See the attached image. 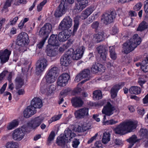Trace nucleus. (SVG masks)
<instances>
[{"label": "nucleus", "mask_w": 148, "mask_h": 148, "mask_svg": "<svg viewBox=\"0 0 148 148\" xmlns=\"http://www.w3.org/2000/svg\"><path fill=\"white\" fill-rule=\"evenodd\" d=\"M42 106V100L39 97H34L32 100L31 105L27 106L23 112L24 117L28 118L36 112V108H40Z\"/></svg>", "instance_id": "nucleus-1"}, {"label": "nucleus", "mask_w": 148, "mask_h": 148, "mask_svg": "<svg viewBox=\"0 0 148 148\" xmlns=\"http://www.w3.org/2000/svg\"><path fill=\"white\" fill-rule=\"evenodd\" d=\"M141 40L138 34L134 35L129 40L123 44V50L125 54H127L128 53L134 50L139 45Z\"/></svg>", "instance_id": "nucleus-2"}, {"label": "nucleus", "mask_w": 148, "mask_h": 148, "mask_svg": "<svg viewBox=\"0 0 148 148\" xmlns=\"http://www.w3.org/2000/svg\"><path fill=\"white\" fill-rule=\"evenodd\" d=\"M31 132L30 129L26 125H23L21 128H18L14 130L12 134V138L14 140L21 141L24 137L26 132Z\"/></svg>", "instance_id": "nucleus-3"}, {"label": "nucleus", "mask_w": 148, "mask_h": 148, "mask_svg": "<svg viewBox=\"0 0 148 148\" xmlns=\"http://www.w3.org/2000/svg\"><path fill=\"white\" fill-rule=\"evenodd\" d=\"M48 64V62L46 58L44 57L40 58L37 60L36 64V74L38 75L41 74L45 71Z\"/></svg>", "instance_id": "nucleus-4"}, {"label": "nucleus", "mask_w": 148, "mask_h": 148, "mask_svg": "<svg viewBox=\"0 0 148 148\" xmlns=\"http://www.w3.org/2000/svg\"><path fill=\"white\" fill-rule=\"evenodd\" d=\"M58 68L53 67L46 72L44 78L46 80L47 84H51L55 81V76L57 73Z\"/></svg>", "instance_id": "nucleus-5"}, {"label": "nucleus", "mask_w": 148, "mask_h": 148, "mask_svg": "<svg viewBox=\"0 0 148 148\" xmlns=\"http://www.w3.org/2000/svg\"><path fill=\"white\" fill-rule=\"evenodd\" d=\"M44 120L43 117L39 116L32 118L27 123L28 127L31 130V129L35 130L41 124Z\"/></svg>", "instance_id": "nucleus-6"}, {"label": "nucleus", "mask_w": 148, "mask_h": 148, "mask_svg": "<svg viewBox=\"0 0 148 148\" xmlns=\"http://www.w3.org/2000/svg\"><path fill=\"white\" fill-rule=\"evenodd\" d=\"M72 20L69 16H66L60 23L58 29L61 31L69 32L70 28L72 25Z\"/></svg>", "instance_id": "nucleus-7"}, {"label": "nucleus", "mask_w": 148, "mask_h": 148, "mask_svg": "<svg viewBox=\"0 0 148 148\" xmlns=\"http://www.w3.org/2000/svg\"><path fill=\"white\" fill-rule=\"evenodd\" d=\"M117 14L114 9H111L106 13L102 16V19L106 25L110 23L113 21L116 16Z\"/></svg>", "instance_id": "nucleus-8"}, {"label": "nucleus", "mask_w": 148, "mask_h": 148, "mask_svg": "<svg viewBox=\"0 0 148 148\" xmlns=\"http://www.w3.org/2000/svg\"><path fill=\"white\" fill-rule=\"evenodd\" d=\"M52 29V26L50 23H46L40 29L38 34L43 38L47 39Z\"/></svg>", "instance_id": "nucleus-9"}, {"label": "nucleus", "mask_w": 148, "mask_h": 148, "mask_svg": "<svg viewBox=\"0 0 148 148\" xmlns=\"http://www.w3.org/2000/svg\"><path fill=\"white\" fill-rule=\"evenodd\" d=\"M29 41L28 35L26 33L22 32L17 37V45L19 46H23Z\"/></svg>", "instance_id": "nucleus-10"}, {"label": "nucleus", "mask_w": 148, "mask_h": 148, "mask_svg": "<svg viewBox=\"0 0 148 148\" xmlns=\"http://www.w3.org/2000/svg\"><path fill=\"white\" fill-rule=\"evenodd\" d=\"M115 110V107L111 104L110 102H108L106 106L103 107L102 112L103 114L106 115L110 116L116 112Z\"/></svg>", "instance_id": "nucleus-11"}, {"label": "nucleus", "mask_w": 148, "mask_h": 148, "mask_svg": "<svg viewBox=\"0 0 148 148\" xmlns=\"http://www.w3.org/2000/svg\"><path fill=\"white\" fill-rule=\"evenodd\" d=\"M70 79V76L67 73H63L58 78L57 85L60 86H64L66 85Z\"/></svg>", "instance_id": "nucleus-12"}, {"label": "nucleus", "mask_w": 148, "mask_h": 148, "mask_svg": "<svg viewBox=\"0 0 148 148\" xmlns=\"http://www.w3.org/2000/svg\"><path fill=\"white\" fill-rule=\"evenodd\" d=\"M105 69L104 65L99 63L96 62L93 64L91 68L92 72L95 74L103 73L105 71Z\"/></svg>", "instance_id": "nucleus-13"}, {"label": "nucleus", "mask_w": 148, "mask_h": 148, "mask_svg": "<svg viewBox=\"0 0 148 148\" xmlns=\"http://www.w3.org/2000/svg\"><path fill=\"white\" fill-rule=\"evenodd\" d=\"M89 109L87 108H84L76 111L75 113V117L77 119H83L88 115Z\"/></svg>", "instance_id": "nucleus-14"}, {"label": "nucleus", "mask_w": 148, "mask_h": 148, "mask_svg": "<svg viewBox=\"0 0 148 148\" xmlns=\"http://www.w3.org/2000/svg\"><path fill=\"white\" fill-rule=\"evenodd\" d=\"M124 85V82H121L114 85L111 88L110 93L112 98H114L117 96V93L119 90Z\"/></svg>", "instance_id": "nucleus-15"}, {"label": "nucleus", "mask_w": 148, "mask_h": 148, "mask_svg": "<svg viewBox=\"0 0 148 148\" xmlns=\"http://www.w3.org/2000/svg\"><path fill=\"white\" fill-rule=\"evenodd\" d=\"M115 134L120 135H123L125 132L126 131L123 122H122L116 126V127L113 129Z\"/></svg>", "instance_id": "nucleus-16"}, {"label": "nucleus", "mask_w": 148, "mask_h": 148, "mask_svg": "<svg viewBox=\"0 0 148 148\" xmlns=\"http://www.w3.org/2000/svg\"><path fill=\"white\" fill-rule=\"evenodd\" d=\"M69 32L62 31L60 32L58 36V39L59 42H64L68 38V36L71 35L72 32L71 30Z\"/></svg>", "instance_id": "nucleus-17"}, {"label": "nucleus", "mask_w": 148, "mask_h": 148, "mask_svg": "<svg viewBox=\"0 0 148 148\" xmlns=\"http://www.w3.org/2000/svg\"><path fill=\"white\" fill-rule=\"evenodd\" d=\"M41 87H40V90L41 92L43 93L47 92L49 95L53 93L56 88V86L55 85L50 84H48L45 85V86H46V88L44 89L42 87V84H41Z\"/></svg>", "instance_id": "nucleus-18"}, {"label": "nucleus", "mask_w": 148, "mask_h": 148, "mask_svg": "<svg viewBox=\"0 0 148 148\" xmlns=\"http://www.w3.org/2000/svg\"><path fill=\"white\" fill-rule=\"evenodd\" d=\"M126 131L131 132L137 127V123L134 121L123 122Z\"/></svg>", "instance_id": "nucleus-19"}, {"label": "nucleus", "mask_w": 148, "mask_h": 148, "mask_svg": "<svg viewBox=\"0 0 148 148\" xmlns=\"http://www.w3.org/2000/svg\"><path fill=\"white\" fill-rule=\"evenodd\" d=\"M54 46L50 44L47 45L45 51L47 53V56H49V55L53 56L57 54L58 49L57 48H55Z\"/></svg>", "instance_id": "nucleus-20"}, {"label": "nucleus", "mask_w": 148, "mask_h": 148, "mask_svg": "<svg viewBox=\"0 0 148 148\" xmlns=\"http://www.w3.org/2000/svg\"><path fill=\"white\" fill-rule=\"evenodd\" d=\"M48 42L49 44L55 46H59L60 45V42L57 35H51L49 39Z\"/></svg>", "instance_id": "nucleus-21"}, {"label": "nucleus", "mask_w": 148, "mask_h": 148, "mask_svg": "<svg viewBox=\"0 0 148 148\" xmlns=\"http://www.w3.org/2000/svg\"><path fill=\"white\" fill-rule=\"evenodd\" d=\"M72 106L77 108L82 106L83 104V102L80 97H73L71 100Z\"/></svg>", "instance_id": "nucleus-22"}, {"label": "nucleus", "mask_w": 148, "mask_h": 148, "mask_svg": "<svg viewBox=\"0 0 148 148\" xmlns=\"http://www.w3.org/2000/svg\"><path fill=\"white\" fill-rule=\"evenodd\" d=\"M68 141L67 139L64 136L63 134H61L57 138L56 140V144L62 147H64Z\"/></svg>", "instance_id": "nucleus-23"}, {"label": "nucleus", "mask_w": 148, "mask_h": 148, "mask_svg": "<svg viewBox=\"0 0 148 148\" xmlns=\"http://www.w3.org/2000/svg\"><path fill=\"white\" fill-rule=\"evenodd\" d=\"M60 60V64L62 65L65 67L69 66L71 63L72 61L70 59L69 56H63Z\"/></svg>", "instance_id": "nucleus-24"}, {"label": "nucleus", "mask_w": 148, "mask_h": 148, "mask_svg": "<svg viewBox=\"0 0 148 148\" xmlns=\"http://www.w3.org/2000/svg\"><path fill=\"white\" fill-rule=\"evenodd\" d=\"M16 89L17 90L21 88L24 84V80L20 76H17L15 80Z\"/></svg>", "instance_id": "nucleus-25"}, {"label": "nucleus", "mask_w": 148, "mask_h": 148, "mask_svg": "<svg viewBox=\"0 0 148 148\" xmlns=\"http://www.w3.org/2000/svg\"><path fill=\"white\" fill-rule=\"evenodd\" d=\"M98 53L100 56H106L107 54L108 48L105 46L100 45L97 48Z\"/></svg>", "instance_id": "nucleus-26"}, {"label": "nucleus", "mask_w": 148, "mask_h": 148, "mask_svg": "<svg viewBox=\"0 0 148 148\" xmlns=\"http://www.w3.org/2000/svg\"><path fill=\"white\" fill-rule=\"evenodd\" d=\"M63 134L64 136L68 140L76 136V134L72 132V131L69 129H68L66 130H65L64 131V134Z\"/></svg>", "instance_id": "nucleus-27"}, {"label": "nucleus", "mask_w": 148, "mask_h": 148, "mask_svg": "<svg viewBox=\"0 0 148 148\" xmlns=\"http://www.w3.org/2000/svg\"><path fill=\"white\" fill-rule=\"evenodd\" d=\"M102 97L101 91L99 90H95L93 92V98L95 100H98L101 99Z\"/></svg>", "instance_id": "nucleus-28"}, {"label": "nucleus", "mask_w": 148, "mask_h": 148, "mask_svg": "<svg viewBox=\"0 0 148 148\" xmlns=\"http://www.w3.org/2000/svg\"><path fill=\"white\" fill-rule=\"evenodd\" d=\"M86 124L84 122L81 123L79 125L76 129V131L78 132H85L88 129L86 126Z\"/></svg>", "instance_id": "nucleus-29"}, {"label": "nucleus", "mask_w": 148, "mask_h": 148, "mask_svg": "<svg viewBox=\"0 0 148 148\" xmlns=\"http://www.w3.org/2000/svg\"><path fill=\"white\" fill-rule=\"evenodd\" d=\"M104 32L103 30H101L98 33L94 35V38L96 40L97 43L102 41L103 39V37L104 36Z\"/></svg>", "instance_id": "nucleus-30"}, {"label": "nucleus", "mask_w": 148, "mask_h": 148, "mask_svg": "<svg viewBox=\"0 0 148 148\" xmlns=\"http://www.w3.org/2000/svg\"><path fill=\"white\" fill-rule=\"evenodd\" d=\"M141 89L140 87L138 86H133L131 87L129 92L131 94L138 95L141 92Z\"/></svg>", "instance_id": "nucleus-31"}, {"label": "nucleus", "mask_w": 148, "mask_h": 148, "mask_svg": "<svg viewBox=\"0 0 148 148\" xmlns=\"http://www.w3.org/2000/svg\"><path fill=\"white\" fill-rule=\"evenodd\" d=\"M146 63L145 60H143L141 62L137 63L136 64L137 67L140 66V68L144 72L146 73L148 72V69H147V67L145 65Z\"/></svg>", "instance_id": "nucleus-32"}, {"label": "nucleus", "mask_w": 148, "mask_h": 148, "mask_svg": "<svg viewBox=\"0 0 148 148\" xmlns=\"http://www.w3.org/2000/svg\"><path fill=\"white\" fill-rule=\"evenodd\" d=\"M140 136L143 140L148 138V131L145 129L141 128L140 132Z\"/></svg>", "instance_id": "nucleus-33"}, {"label": "nucleus", "mask_w": 148, "mask_h": 148, "mask_svg": "<svg viewBox=\"0 0 148 148\" xmlns=\"http://www.w3.org/2000/svg\"><path fill=\"white\" fill-rule=\"evenodd\" d=\"M58 8L63 14H64L67 10L66 3H65L64 0L61 1V3L59 5Z\"/></svg>", "instance_id": "nucleus-34"}, {"label": "nucleus", "mask_w": 148, "mask_h": 148, "mask_svg": "<svg viewBox=\"0 0 148 148\" xmlns=\"http://www.w3.org/2000/svg\"><path fill=\"white\" fill-rule=\"evenodd\" d=\"M148 27V24L145 21H143L139 25L137 29L138 31L142 32Z\"/></svg>", "instance_id": "nucleus-35"}, {"label": "nucleus", "mask_w": 148, "mask_h": 148, "mask_svg": "<svg viewBox=\"0 0 148 148\" xmlns=\"http://www.w3.org/2000/svg\"><path fill=\"white\" fill-rule=\"evenodd\" d=\"M110 134L109 133L105 132L103 133L102 140V143L106 144L110 140Z\"/></svg>", "instance_id": "nucleus-36"}, {"label": "nucleus", "mask_w": 148, "mask_h": 148, "mask_svg": "<svg viewBox=\"0 0 148 148\" xmlns=\"http://www.w3.org/2000/svg\"><path fill=\"white\" fill-rule=\"evenodd\" d=\"M74 25L73 31V35H74V33L76 32L78 27L79 24V19L77 17H75L74 19Z\"/></svg>", "instance_id": "nucleus-37"}, {"label": "nucleus", "mask_w": 148, "mask_h": 148, "mask_svg": "<svg viewBox=\"0 0 148 148\" xmlns=\"http://www.w3.org/2000/svg\"><path fill=\"white\" fill-rule=\"evenodd\" d=\"M90 71L87 69H84L83 70L82 72L80 73V74H81L82 77L83 78H90Z\"/></svg>", "instance_id": "nucleus-38"}, {"label": "nucleus", "mask_w": 148, "mask_h": 148, "mask_svg": "<svg viewBox=\"0 0 148 148\" xmlns=\"http://www.w3.org/2000/svg\"><path fill=\"white\" fill-rule=\"evenodd\" d=\"M130 144H134L138 141L137 137L135 135H132L130 137L126 140Z\"/></svg>", "instance_id": "nucleus-39"}, {"label": "nucleus", "mask_w": 148, "mask_h": 148, "mask_svg": "<svg viewBox=\"0 0 148 148\" xmlns=\"http://www.w3.org/2000/svg\"><path fill=\"white\" fill-rule=\"evenodd\" d=\"M18 143L13 141L8 142L6 146V148H18Z\"/></svg>", "instance_id": "nucleus-40"}, {"label": "nucleus", "mask_w": 148, "mask_h": 148, "mask_svg": "<svg viewBox=\"0 0 148 148\" xmlns=\"http://www.w3.org/2000/svg\"><path fill=\"white\" fill-rule=\"evenodd\" d=\"M85 50V48L83 46H82L77 49L74 53L75 55L78 56H82Z\"/></svg>", "instance_id": "nucleus-41"}, {"label": "nucleus", "mask_w": 148, "mask_h": 148, "mask_svg": "<svg viewBox=\"0 0 148 148\" xmlns=\"http://www.w3.org/2000/svg\"><path fill=\"white\" fill-rule=\"evenodd\" d=\"M62 114H58L54 116L49 120L48 123L50 124L53 122H54L59 120L62 117Z\"/></svg>", "instance_id": "nucleus-42"}, {"label": "nucleus", "mask_w": 148, "mask_h": 148, "mask_svg": "<svg viewBox=\"0 0 148 148\" xmlns=\"http://www.w3.org/2000/svg\"><path fill=\"white\" fill-rule=\"evenodd\" d=\"M117 121H115L113 119H111L108 120L104 121L103 122V125H113L117 123Z\"/></svg>", "instance_id": "nucleus-43"}, {"label": "nucleus", "mask_w": 148, "mask_h": 148, "mask_svg": "<svg viewBox=\"0 0 148 148\" xmlns=\"http://www.w3.org/2000/svg\"><path fill=\"white\" fill-rule=\"evenodd\" d=\"M95 8L93 6H90L84 10V12L89 16L95 10Z\"/></svg>", "instance_id": "nucleus-44"}, {"label": "nucleus", "mask_w": 148, "mask_h": 148, "mask_svg": "<svg viewBox=\"0 0 148 148\" xmlns=\"http://www.w3.org/2000/svg\"><path fill=\"white\" fill-rule=\"evenodd\" d=\"M11 53L10 50L6 49L0 51V56H10Z\"/></svg>", "instance_id": "nucleus-45"}, {"label": "nucleus", "mask_w": 148, "mask_h": 148, "mask_svg": "<svg viewBox=\"0 0 148 148\" xmlns=\"http://www.w3.org/2000/svg\"><path fill=\"white\" fill-rule=\"evenodd\" d=\"M99 25V23L97 21L93 22L91 25V27L92 28L95 29V31L96 32H98V28Z\"/></svg>", "instance_id": "nucleus-46"}, {"label": "nucleus", "mask_w": 148, "mask_h": 148, "mask_svg": "<svg viewBox=\"0 0 148 148\" xmlns=\"http://www.w3.org/2000/svg\"><path fill=\"white\" fill-rule=\"evenodd\" d=\"M56 136L55 132L54 131H52L50 133L48 138L47 141L50 142L53 140Z\"/></svg>", "instance_id": "nucleus-47"}, {"label": "nucleus", "mask_w": 148, "mask_h": 148, "mask_svg": "<svg viewBox=\"0 0 148 148\" xmlns=\"http://www.w3.org/2000/svg\"><path fill=\"white\" fill-rule=\"evenodd\" d=\"M110 56H116V54L115 51V46H110L109 47Z\"/></svg>", "instance_id": "nucleus-48"}, {"label": "nucleus", "mask_w": 148, "mask_h": 148, "mask_svg": "<svg viewBox=\"0 0 148 148\" xmlns=\"http://www.w3.org/2000/svg\"><path fill=\"white\" fill-rule=\"evenodd\" d=\"M133 20V19L131 18H127L125 19L123 21V24L125 26H129L130 25L131 21Z\"/></svg>", "instance_id": "nucleus-49"}, {"label": "nucleus", "mask_w": 148, "mask_h": 148, "mask_svg": "<svg viewBox=\"0 0 148 148\" xmlns=\"http://www.w3.org/2000/svg\"><path fill=\"white\" fill-rule=\"evenodd\" d=\"M79 144V140L76 138H74L72 142V146L73 148H77Z\"/></svg>", "instance_id": "nucleus-50"}, {"label": "nucleus", "mask_w": 148, "mask_h": 148, "mask_svg": "<svg viewBox=\"0 0 148 148\" xmlns=\"http://www.w3.org/2000/svg\"><path fill=\"white\" fill-rule=\"evenodd\" d=\"M10 56H0V59L2 64L7 62L9 59Z\"/></svg>", "instance_id": "nucleus-51"}, {"label": "nucleus", "mask_w": 148, "mask_h": 148, "mask_svg": "<svg viewBox=\"0 0 148 148\" xmlns=\"http://www.w3.org/2000/svg\"><path fill=\"white\" fill-rule=\"evenodd\" d=\"M77 1L78 3L82 5L85 8L88 5V1L87 0H77Z\"/></svg>", "instance_id": "nucleus-52"}, {"label": "nucleus", "mask_w": 148, "mask_h": 148, "mask_svg": "<svg viewBox=\"0 0 148 148\" xmlns=\"http://www.w3.org/2000/svg\"><path fill=\"white\" fill-rule=\"evenodd\" d=\"M63 14L62 13L58 8L55 11L54 15L56 18L60 17L62 16Z\"/></svg>", "instance_id": "nucleus-53"}, {"label": "nucleus", "mask_w": 148, "mask_h": 148, "mask_svg": "<svg viewBox=\"0 0 148 148\" xmlns=\"http://www.w3.org/2000/svg\"><path fill=\"white\" fill-rule=\"evenodd\" d=\"M106 56H96V59L98 62H102L105 61Z\"/></svg>", "instance_id": "nucleus-54"}, {"label": "nucleus", "mask_w": 148, "mask_h": 148, "mask_svg": "<svg viewBox=\"0 0 148 148\" xmlns=\"http://www.w3.org/2000/svg\"><path fill=\"white\" fill-rule=\"evenodd\" d=\"M13 0H7L4 5L3 8L7 9L11 6V4L13 2Z\"/></svg>", "instance_id": "nucleus-55"}, {"label": "nucleus", "mask_w": 148, "mask_h": 148, "mask_svg": "<svg viewBox=\"0 0 148 148\" xmlns=\"http://www.w3.org/2000/svg\"><path fill=\"white\" fill-rule=\"evenodd\" d=\"M27 2L26 0H15L14 4L16 5H19L21 4H25Z\"/></svg>", "instance_id": "nucleus-56"}, {"label": "nucleus", "mask_w": 148, "mask_h": 148, "mask_svg": "<svg viewBox=\"0 0 148 148\" xmlns=\"http://www.w3.org/2000/svg\"><path fill=\"white\" fill-rule=\"evenodd\" d=\"M95 20V17L94 16H91L86 21V24L88 25L91 23Z\"/></svg>", "instance_id": "nucleus-57"}, {"label": "nucleus", "mask_w": 148, "mask_h": 148, "mask_svg": "<svg viewBox=\"0 0 148 148\" xmlns=\"http://www.w3.org/2000/svg\"><path fill=\"white\" fill-rule=\"evenodd\" d=\"M47 39L45 38H43L42 40L37 45V47L39 49L42 48Z\"/></svg>", "instance_id": "nucleus-58"}, {"label": "nucleus", "mask_w": 148, "mask_h": 148, "mask_svg": "<svg viewBox=\"0 0 148 148\" xmlns=\"http://www.w3.org/2000/svg\"><path fill=\"white\" fill-rule=\"evenodd\" d=\"M84 8H85L82 5H81L80 3H78L76 5L75 9L79 11H81Z\"/></svg>", "instance_id": "nucleus-59"}, {"label": "nucleus", "mask_w": 148, "mask_h": 148, "mask_svg": "<svg viewBox=\"0 0 148 148\" xmlns=\"http://www.w3.org/2000/svg\"><path fill=\"white\" fill-rule=\"evenodd\" d=\"M70 91V90L68 88L64 89L60 92V94L61 95L65 96L68 94Z\"/></svg>", "instance_id": "nucleus-60"}, {"label": "nucleus", "mask_w": 148, "mask_h": 148, "mask_svg": "<svg viewBox=\"0 0 148 148\" xmlns=\"http://www.w3.org/2000/svg\"><path fill=\"white\" fill-rule=\"evenodd\" d=\"M8 73V71L7 70L3 71L0 74V80L3 79V78L6 76V75Z\"/></svg>", "instance_id": "nucleus-61"}, {"label": "nucleus", "mask_w": 148, "mask_h": 148, "mask_svg": "<svg viewBox=\"0 0 148 148\" xmlns=\"http://www.w3.org/2000/svg\"><path fill=\"white\" fill-rule=\"evenodd\" d=\"M74 53H75V52H74V49L72 48H70L66 51V56H72L75 55Z\"/></svg>", "instance_id": "nucleus-62"}, {"label": "nucleus", "mask_w": 148, "mask_h": 148, "mask_svg": "<svg viewBox=\"0 0 148 148\" xmlns=\"http://www.w3.org/2000/svg\"><path fill=\"white\" fill-rule=\"evenodd\" d=\"M137 112L139 115L143 116L145 114V112L144 108H141L138 110Z\"/></svg>", "instance_id": "nucleus-63"}, {"label": "nucleus", "mask_w": 148, "mask_h": 148, "mask_svg": "<svg viewBox=\"0 0 148 148\" xmlns=\"http://www.w3.org/2000/svg\"><path fill=\"white\" fill-rule=\"evenodd\" d=\"M142 7V4L141 3H137L134 7V9L136 11L139 10Z\"/></svg>", "instance_id": "nucleus-64"}]
</instances>
